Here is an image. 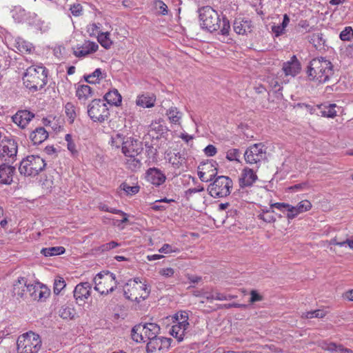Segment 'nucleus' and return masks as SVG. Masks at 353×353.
<instances>
[{"instance_id": "1", "label": "nucleus", "mask_w": 353, "mask_h": 353, "mask_svg": "<svg viewBox=\"0 0 353 353\" xmlns=\"http://www.w3.org/2000/svg\"><path fill=\"white\" fill-rule=\"evenodd\" d=\"M199 14L202 28L210 32L219 30L221 35H229L230 23L226 17L221 19L218 12L209 6L201 8Z\"/></svg>"}, {"instance_id": "31", "label": "nucleus", "mask_w": 353, "mask_h": 353, "mask_svg": "<svg viewBox=\"0 0 353 353\" xmlns=\"http://www.w3.org/2000/svg\"><path fill=\"white\" fill-rule=\"evenodd\" d=\"M65 250L62 246L43 248L41 253L46 256H57L65 252Z\"/></svg>"}, {"instance_id": "26", "label": "nucleus", "mask_w": 353, "mask_h": 353, "mask_svg": "<svg viewBox=\"0 0 353 353\" xmlns=\"http://www.w3.org/2000/svg\"><path fill=\"white\" fill-rule=\"evenodd\" d=\"M189 327V323H177L172 325L170 334L177 339L179 342L183 341V337L185 336V331L188 330Z\"/></svg>"}, {"instance_id": "64", "label": "nucleus", "mask_w": 353, "mask_h": 353, "mask_svg": "<svg viewBox=\"0 0 353 353\" xmlns=\"http://www.w3.org/2000/svg\"><path fill=\"white\" fill-rule=\"evenodd\" d=\"M289 23H290V17H288V15L287 14H285L283 15V21H282L281 24H280V25L281 26V27L285 29V28L288 26Z\"/></svg>"}, {"instance_id": "29", "label": "nucleus", "mask_w": 353, "mask_h": 353, "mask_svg": "<svg viewBox=\"0 0 353 353\" xmlns=\"http://www.w3.org/2000/svg\"><path fill=\"white\" fill-rule=\"evenodd\" d=\"M76 95L80 100H86L92 96V90L88 85H81L78 87Z\"/></svg>"}, {"instance_id": "21", "label": "nucleus", "mask_w": 353, "mask_h": 353, "mask_svg": "<svg viewBox=\"0 0 353 353\" xmlns=\"http://www.w3.org/2000/svg\"><path fill=\"white\" fill-rule=\"evenodd\" d=\"M15 168L6 163L0 165V183L9 185L12 182Z\"/></svg>"}, {"instance_id": "24", "label": "nucleus", "mask_w": 353, "mask_h": 353, "mask_svg": "<svg viewBox=\"0 0 353 353\" xmlns=\"http://www.w3.org/2000/svg\"><path fill=\"white\" fill-rule=\"evenodd\" d=\"M156 96L154 94L145 93L137 97L136 104L142 108H152L154 105Z\"/></svg>"}, {"instance_id": "12", "label": "nucleus", "mask_w": 353, "mask_h": 353, "mask_svg": "<svg viewBox=\"0 0 353 353\" xmlns=\"http://www.w3.org/2000/svg\"><path fill=\"white\" fill-rule=\"evenodd\" d=\"M245 161L250 164L257 163L265 158V151L262 143L250 146L244 153Z\"/></svg>"}, {"instance_id": "6", "label": "nucleus", "mask_w": 353, "mask_h": 353, "mask_svg": "<svg viewBox=\"0 0 353 353\" xmlns=\"http://www.w3.org/2000/svg\"><path fill=\"white\" fill-rule=\"evenodd\" d=\"M123 290L127 299L138 303L145 300L150 292V287L145 283H142L139 278L128 281Z\"/></svg>"}, {"instance_id": "17", "label": "nucleus", "mask_w": 353, "mask_h": 353, "mask_svg": "<svg viewBox=\"0 0 353 353\" xmlns=\"http://www.w3.org/2000/svg\"><path fill=\"white\" fill-rule=\"evenodd\" d=\"M34 117V114L23 110H19L12 117V121L21 128H24L30 121Z\"/></svg>"}, {"instance_id": "16", "label": "nucleus", "mask_w": 353, "mask_h": 353, "mask_svg": "<svg viewBox=\"0 0 353 353\" xmlns=\"http://www.w3.org/2000/svg\"><path fill=\"white\" fill-rule=\"evenodd\" d=\"M99 48L97 43L85 41L81 46H77L73 48V53L77 57H84L90 54L95 52Z\"/></svg>"}, {"instance_id": "41", "label": "nucleus", "mask_w": 353, "mask_h": 353, "mask_svg": "<svg viewBox=\"0 0 353 353\" xmlns=\"http://www.w3.org/2000/svg\"><path fill=\"white\" fill-rule=\"evenodd\" d=\"M336 105L334 103L325 106L324 109L321 111L322 115L327 117L334 118L336 116Z\"/></svg>"}, {"instance_id": "47", "label": "nucleus", "mask_w": 353, "mask_h": 353, "mask_svg": "<svg viewBox=\"0 0 353 353\" xmlns=\"http://www.w3.org/2000/svg\"><path fill=\"white\" fill-rule=\"evenodd\" d=\"M65 281L62 278L55 280L54 284V292L56 294H59L61 291L65 288Z\"/></svg>"}, {"instance_id": "55", "label": "nucleus", "mask_w": 353, "mask_h": 353, "mask_svg": "<svg viewBox=\"0 0 353 353\" xmlns=\"http://www.w3.org/2000/svg\"><path fill=\"white\" fill-rule=\"evenodd\" d=\"M309 187L308 183L307 182H303L301 183L296 184L289 188V190L292 191H297L300 190H305Z\"/></svg>"}, {"instance_id": "11", "label": "nucleus", "mask_w": 353, "mask_h": 353, "mask_svg": "<svg viewBox=\"0 0 353 353\" xmlns=\"http://www.w3.org/2000/svg\"><path fill=\"white\" fill-rule=\"evenodd\" d=\"M217 163L213 160H208L198 167V176L201 181H212L217 174Z\"/></svg>"}, {"instance_id": "53", "label": "nucleus", "mask_w": 353, "mask_h": 353, "mask_svg": "<svg viewBox=\"0 0 353 353\" xmlns=\"http://www.w3.org/2000/svg\"><path fill=\"white\" fill-rule=\"evenodd\" d=\"M70 10L72 14L75 17H78L82 14V6L80 4L72 5Z\"/></svg>"}, {"instance_id": "23", "label": "nucleus", "mask_w": 353, "mask_h": 353, "mask_svg": "<svg viewBox=\"0 0 353 353\" xmlns=\"http://www.w3.org/2000/svg\"><path fill=\"white\" fill-rule=\"evenodd\" d=\"M28 280L25 277H19L13 283L12 293L14 296L23 298L28 290Z\"/></svg>"}, {"instance_id": "57", "label": "nucleus", "mask_w": 353, "mask_h": 353, "mask_svg": "<svg viewBox=\"0 0 353 353\" xmlns=\"http://www.w3.org/2000/svg\"><path fill=\"white\" fill-rule=\"evenodd\" d=\"M272 31L274 34L275 37H279L285 32V29L281 27V25L272 26Z\"/></svg>"}, {"instance_id": "34", "label": "nucleus", "mask_w": 353, "mask_h": 353, "mask_svg": "<svg viewBox=\"0 0 353 353\" xmlns=\"http://www.w3.org/2000/svg\"><path fill=\"white\" fill-rule=\"evenodd\" d=\"M120 188L125 191L127 195H134L139 192L140 187L137 185H130L127 182H123L120 185Z\"/></svg>"}, {"instance_id": "4", "label": "nucleus", "mask_w": 353, "mask_h": 353, "mask_svg": "<svg viewBox=\"0 0 353 353\" xmlns=\"http://www.w3.org/2000/svg\"><path fill=\"white\" fill-rule=\"evenodd\" d=\"M25 86L30 91L36 92L42 89L47 83V72L43 67H29L23 77Z\"/></svg>"}, {"instance_id": "19", "label": "nucleus", "mask_w": 353, "mask_h": 353, "mask_svg": "<svg viewBox=\"0 0 353 353\" xmlns=\"http://www.w3.org/2000/svg\"><path fill=\"white\" fill-rule=\"evenodd\" d=\"M147 181L150 182L152 184L159 186L163 184L166 177L165 174L158 168H149L146 172Z\"/></svg>"}, {"instance_id": "3", "label": "nucleus", "mask_w": 353, "mask_h": 353, "mask_svg": "<svg viewBox=\"0 0 353 353\" xmlns=\"http://www.w3.org/2000/svg\"><path fill=\"white\" fill-rule=\"evenodd\" d=\"M143 150V143L133 138L123 141L121 151L125 157V165L128 169L135 171L141 167V154Z\"/></svg>"}, {"instance_id": "48", "label": "nucleus", "mask_w": 353, "mask_h": 353, "mask_svg": "<svg viewBox=\"0 0 353 353\" xmlns=\"http://www.w3.org/2000/svg\"><path fill=\"white\" fill-rule=\"evenodd\" d=\"M325 316V312L321 310H316L314 311L307 312L305 314V317L307 319H312L314 317L316 318H323Z\"/></svg>"}, {"instance_id": "30", "label": "nucleus", "mask_w": 353, "mask_h": 353, "mask_svg": "<svg viewBox=\"0 0 353 353\" xmlns=\"http://www.w3.org/2000/svg\"><path fill=\"white\" fill-rule=\"evenodd\" d=\"M75 314L76 312L74 309L67 305H63L59 310V315L63 319H73L74 318Z\"/></svg>"}, {"instance_id": "8", "label": "nucleus", "mask_w": 353, "mask_h": 353, "mask_svg": "<svg viewBox=\"0 0 353 353\" xmlns=\"http://www.w3.org/2000/svg\"><path fill=\"white\" fill-rule=\"evenodd\" d=\"M232 186L233 183L230 177L218 176L209 185L208 191L214 198L225 197L230 194Z\"/></svg>"}, {"instance_id": "59", "label": "nucleus", "mask_w": 353, "mask_h": 353, "mask_svg": "<svg viewBox=\"0 0 353 353\" xmlns=\"http://www.w3.org/2000/svg\"><path fill=\"white\" fill-rule=\"evenodd\" d=\"M290 205L285 203H274L271 204V208H276L280 210H282L283 208L286 209L289 212Z\"/></svg>"}, {"instance_id": "43", "label": "nucleus", "mask_w": 353, "mask_h": 353, "mask_svg": "<svg viewBox=\"0 0 353 353\" xmlns=\"http://www.w3.org/2000/svg\"><path fill=\"white\" fill-rule=\"evenodd\" d=\"M339 37L342 41H350L353 38V30L352 27H345L340 33Z\"/></svg>"}, {"instance_id": "56", "label": "nucleus", "mask_w": 353, "mask_h": 353, "mask_svg": "<svg viewBox=\"0 0 353 353\" xmlns=\"http://www.w3.org/2000/svg\"><path fill=\"white\" fill-rule=\"evenodd\" d=\"M214 292V299L219 301H225V300H231L233 296L231 295H226L218 292Z\"/></svg>"}, {"instance_id": "50", "label": "nucleus", "mask_w": 353, "mask_h": 353, "mask_svg": "<svg viewBox=\"0 0 353 353\" xmlns=\"http://www.w3.org/2000/svg\"><path fill=\"white\" fill-rule=\"evenodd\" d=\"M155 6H156V8L159 10V12L161 14L165 15L168 14V6L163 1H159V0L155 2Z\"/></svg>"}, {"instance_id": "52", "label": "nucleus", "mask_w": 353, "mask_h": 353, "mask_svg": "<svg viewBox=\"0 0 353 353\" xmlns=\"http://www.w3.org/2000/svg\"><path fill=\"white\" fill-rule=\"evenodd\" d=\"M204 152L208 157H214L216 154L217 150L214 145H208L204 149Z\"/></svg>"}, {"instance_id": "61", "label": "nucleus", "mask_w": 353, "mask_h": 353, "mask_svg": "<svg viewBox=\"0 0 353 353\" xmlns=\"http://www.w3.org/2000/svg\"><path fill=\"white\" fill-rule=\"evenodd\" d=\"M159 273L162 276H164L165 277H170V276H172L174 274V271L171 268H163L161 270H160Z\"/></svg>"}, {"instance_id": "36", "label": "nucleus", "mask_w": 353, "mask_h": 353, "mask_svg": "<svg viewBox=\"0 0 353 353\" xmlns=\"http://www.w3.org/2000/svg\"><path fill=\"white\" fill-rule=\"evenodd\" d=\"M233 28L236 33L239 34H244L247 32L248 30L250 28V26L247 21L242 22L235 21Z\"/></svg>"}, {"instance_id": "46", "label": "nucleus", "mask_w": 353, "mask_h": 353, "mask_svg": "<svg viewBox=\"0 0 353 353\" xmlns=\"http://www.w3.org/2000/svg\"><path fill=\"white\" fill-rule=\"evenodd\" d=\"M132 339L137 343L145 341L143 332L139 330H135V326L132 330Z\"/></svg>"}, {"instance_id": "20", "label": "nucleus", "mask_w": 353, "mask_h": 353, "mask_svg": "<svg viewBox=\"0 0 353 353\" xmlns=\"http://www.w3.org/2000/svg\"><path fill=\"white\" fill-rule=\"evenodd\" d=\"M283 70L286 76H296L301 70V64L295 55L291 57L290 61L285 62L283 65Z\"/></svg>"}, {"instance_id": "28", "label": "nucleus", "mask_w": 353, "mask_h": 353, "mask_svg": "<svg viewBox=\"0 0 353 353\" xmlns=\"http://www.w3.org/2000/svg\"><path fill=\"white\" fill-rule=\"evenodd\" d=\"M148 128L149 132H153L157 134V138L167 133L168 130L167 127L163 125L160 121H152L148 126Z\"/></svg>"}, {"instance_id": "5", "label": "nucleus", "mask_w": 353, "mask_h": 353, "mask_svg": "<svg viewBox=\"0 0 353 353\" xmlns=\"http://www.w3.org/2000/svg\"><path fill=\"white\" fill-rule=\"evenodd\" d=\"M42 345L39 334L30 331L20 335L17 341V353H38Z\"/></svg>"}, {"instance_id": "58", "label": "nucleus", "mask_w": 353, "mask_h": 353, "mask_svg": "<svg viewBox=\"0 0 353 353\" xmlns=\"http://www.w3.org/2000/svg\"><path fill=\"white\" fill-rule=\"evenodd\" d=\"M250 303H254L256 301H260L263 299L262 296H261L256 290H252L250 292Z\"/></svg>"}, {"instance_id": "25", "label": "nucleus", "mask_w": 353, "mask_h": 353, "mask_svg": "<svg viewBox=\"0 0 353 353\" xmlns=\"http://www.w3.org/2000/svg\"><path fill=\"white\" fill-rule=\"evenodd\" d=\"M48 137V132L43 127L37 128L30 134V139L34 145L43 143Z\"/></svg>"}, {"instance_id": "35", "label": "nucleus", "mask_w": 353, "mask_h": 353, "mask_svg": "<svg viewBox=\"0 0 353 353\" xmlns=\"http://www.w3.org/2000/svg\"><path fill=\"white\" fill-rule=\"evenodd\" d=\"M101 74V69L97 68L92 74L84 76V79L88 83H97L99 82L100 78H102Z\"/></svg>"}, {"instance_id": "45", "label": "nucleus", "mask_w": 353, "mask_h": 353, "mask_svg": "<svg viewBox=\"0 0 353 353\" xmlns=\"http://www.w3.org/2000/svg\"><path fill=\"white\" fill-rule=\"evenodd\" d=\"M40 285V283H37L36 285L29 284V286H28L27 292L29 293L31 298L34 300H37V299L38 298L37 295Z\"/></svg>"}, {"instance_id": "60", "label": "nucleus", "mask_w": 353, "mask_h": 353, "mask_svg": "<svg viewBox=\"0 0 353 353\" xmlns=\"http://www.w3.org/2000/svg\"><path fill=\"white\" fill-rule=\"evenodd\" d=\"M188 314L186 312H181L180 314V315H179L178 314H176V319L177 321H179L178 323H182V324H185V323H189L188 322Z\"/></svg>"}, {"instance_id": "18", "label": "nucleus", "mask_w": 353, "mask_h": 353, "mask_svg": "<svg viewBox=\"0 0 353 353\" xmlns=\"http://www.w3.org/2000/svg\"><path fill=\"white\" fill-rule=\"evenodd\" d=\"M258 179L257 175L252 169L245 168L243 169L239 178V185L241 188L250 187Z\"/></svg>"}, {"instance_id": "63", "label": "nucleus", "mask_w": 353, "mask_h": 353, "mask_svg": "<svg viewBox=\"0 0 353 353\" xmlns=\"http://www.w3.org/2000/svg\"><path fill=\"white\" fill-rule=\"evenodd\" d=\"M343 298L350 301H353V290L346 291L343 294Z\"/></svg>"}, {"instance_id": "39", "label": "nucleus", "mask_w": 353, "mask_h": 353, "mask_svg": "<svg viewBox=\"0 0 353 353\" xmlns=\"http://www.w3.org/2000/svg\"><path fill=\"white\" fill-rule=\"evenodd\" d=\"M258 217L266 223H273L276 221V218L274 216V211L271 210H263V212L258 215Z\"/></svg>"}, {"instance_id": "42", "label": "nucleus", "mask_w": 353, "mask_h": 353, "mask_svg": "<svg viewBox=\"0 0 353 353\" xmlns=\"http://www.w3.org/2000/svg\"><path fill=\"white\" fill-rule=\"evenodd\" d=\"M240 151L239 149L232 148L226 153V159L230 161H236L239 162Z\"/></svg>"}, {"instance_id": "49", "label": "nucleus", "mask_w": 353, "mask_h": 353, "mask_svg": "<svg viewBox=\"0 0 353 353\" xmlns=\"http://www.w3.org/2000/svg\"><path fill=\"white\" fill-rule=\"evenodd\" d=\"M50 294V291L47 288H46L43 285H40L39 290L38 292V298L37 299V301H40L42 299H46Z\"/></svg>"}, {"instance_id": "22", "label": "nucleus", "mask_w": 353, "mask_h": 353, "mask_svg": "<svg viewBox=\"0 0 353 353\" xmlns=\"http://www.w3.org/2000/svg\"><path fill=\"white\" fill-rule=\"evenodd\" d=\"M312 204L307 200H303L298 203L296 206H292L290 205L289 209V213L287 216L289 219H293L299 214L308 211L311 209Z\"/></svg>"}, {"instance_id": "38", "label": "nucleus", "mask_w": 353, "mask_h": 353, "mask_svg": "<svg viewBox=\"0 0 353 353\" xmlns=\"http://www.w3.org/2000/svg\"><path fill=\"white\" fill-rule=\"evenodd\" d=\"M167 114L170 121L173 123H179L182 115V114L179 112L176 108L174 107H172L168 110Z\"/></svg>"}, {"instance_id": "40", "label": "nucleus", "mask_w": 353, "mask_h": 353, "mask_svg": "<svg viewBox=\"0 0 353 353\" xmlns=\"http://www.w3.org/2000/svg\"><path fill=\"white\" fill-rule=\"evenodd\" d=\"M309 41L312 43L316 49L324 46L325 43V40L323 39V34L321 33L313 34L310 37Z\"/></svg>"}, {"instance_id": "32", "label": "nucleus", "mask_w": 353, "mask_h": 353, "mask_svg": "<svg viewBox=\"0 0 353 353\" xmlns=\"http://www.w3.org/2000/svg\"><path fill=\"white\" fill-rule=\"evenodd\" d=\"M162 345V339L156 336L153 339H149V342L146 345V352L148 353H153L157 349L161 350Z\"/></svg>"}, {"instance_id": "54", "label": "nucleus", "mask_w": 353, "mask_h": 353, "mask_svg": "<svg viewBox=\"0 0 353 353\" xmlns=\"http://www.w3.org/2000/svg\"><path fill=\"white\" fill-rule=\"evenodd\" d=\"M120 244L117 243L116 241H110L109 243H105L103 245H101V250L102 251H108V250H110L112 249H114L118 246H119Z\"/></svg>"}, {"instance_id": "27", "label": "nucleus", "mask_w": 353, "mask_h": 353, "mask_svg": "<svg viewBox=\"0 0 353 353\" xmlns=\"http://www.w3.org/2000/svg\"><path fill=\"white\" fill-rule=\"evenodd\" d=\"M103 99L108 104L115 106H119L122 101L121 95L117 89L110 90L104 95Z\"/></svg>"}, {"instance_id": "2", "label": "nucleus", "mask_w": 353, "mask_h": 353, "mask_svg": "<svg viewBox=\"0 0 353 353\" xmlns=\"http://www.w3.org/2000/svg\"><path fill=\"white\" fill-rule=\"evenodd\" d=\"M306 73L310 81L324 83L334 74L333 65L325 57L314 58L310 61Z\"/></svg>"}, {"instance_id": "14", "label": "nucleus", "mask_w": 353, "mask_h": 353, "mask_svg": "<svg viewBox=\"0 0 353 353\" xmlns=\"http://www.w3.org/2000/svg\"><path fill=\"white\" fill-rule=\"evenodd\" d=\"M92 285L88 282L81 283L74 288V297L77 303L82 305L90 296Z\"/></svg>"}, {"instance_id": "51", "label": "nucleus", "mask_w": 353, "mask_h": 353, "mask_svg": "<svg viewBox=\"0 0 353 353\" xmlns=\"http://www.w3.org/2000/svg\"><path fill=\"white\" fill-rule=\"evenodd\" d=\"M204 190V188L202 185H198L196 188H189L185 192V197L189 199L192 194L202 192Z\"/></svg>"}, {"instance_id": "10", "label": "nucleus", "mask_w": 353, "mask_h": 353, "mask_svg": "<svg viewBox=\"0 0 353 353\" xmlns=\"http://www.w3.org/2000/svg\"><path fill=\"white\" fill-rule=\"evenodd\" d=\"M88 114L94 122L102 123L110 116L109 109L103 99H94L88 106Z\"/></svg>"}, {"instance_id": "13", "label": "nucleus", "mask_w": 353, "mask_h": 353, "mask_svg": "<svg viewBox=\"0 0 353 353\" xmlns=\"http://www.w3.org/2000/svg\"><path fill=\"white\" fill-rule=\"evenodd\" d=\"M1 143L2 150L1 154L3 157L6 156L14 161L18 151L17 141L10 137H6L2 140Z\"/></svg>"}, {"instance_id": "62", "label": "nucleus", "mask_w": 353, "mask_h": 353, "mask_svg": "<svg viewBox=\"0 0 353 353\" xmlns=\"http://www.w3.org/2000/svg\"><path fill=\"white\" fill-rule=\"evenodd\" d=\"M159 252L165 253V254H168V253H171L172 252H175V250L172 249V246L170 245H169V244H164L159 249Z\"/></svg>"}, {"instance_id": "33", "label": "nucleus", "mask_w": 353, "mask_h": 353, "mask_svg": "<svg viewBox=\"0 0 353 353\" xmlns=\"http://www.w3.org/2000/svg\"><path fill=\"white\" fill-rule=\"evenodd\" d=\"M323 348L331 352H333L334 351L341 350V353H353V351L351 349L345 348L341 345H337L334 343L325 344Z\"/></svg>"}, {"instance_id": "37", "label": "nucleus", "mask_w": 353, "mask_h": 353, "mask_svg": "<svg viewBox=\"0 0 353 353\" xmlns=\"http://www.w3.org/2000/svg\"><path fill=\"white\" fill-rule=\"evenodd\" d=\"M98 41L101 45L106 49H108L112 46V41L110 39L109 32H101L98 34Z\"/></svg>"}, {"instance_id": "7", "label": "nucleus", "mask_w": 353, "mask_h": 353, "mask_svg": "<svg viewBox=\"0 0 353 353\" xmlns=\"http://www.w3.org/2000/svg\"><path fill=\"white\" fill-rule=\"evenodd\" d=\"M46 165L45 161L38 155H30L21 161L19 171L25 176H35L43 171Z\"/></svg>"}, {"instance_id": "15", "label": "nucleus", "mask_w": 353, "mask_h": 353, "mask_svg": "<svg viewBox=\"0 0 353 353\" xmlns=\"http://www.w3.org/2000/svg\"><path fill=\"white\" fill-rule=\"evenodd\" d=\"M135 330L141 331L146 341L156 338L160 332V327L154 323H146L135 325Z\"/></svg>"}, {"instance_id": "44", "label": "nucleus", "mask_w": 353, "mask_h": 353, "mask_svg": "<svg viewBox=\"0 0 353 353\" xmlns=\"http://www.w3.org/2000/svg\"><path fill=\"white\" fill-rule=\"evenodd\" d=\"M65 112L66 115L70 119V123L73 122L75 117L76 112L74 110V105L72 103H67L65 105Z\"/></svg>"}, {"instance_id": "9", "label": "nucleus", "mask_w": 353, "mask_h": 353, "mask_svg": "<svg viewBox=\"0 0 353 353\" xmlns=\"http://www.w3.org/2000/svg\"><path fill=\"white\" fill-rule=\"evenodd\" d=\"M94 290L101 294L112 292L117 287L115 275L109 272H100L94 278Z\"/></svg>"}]
</instances>
